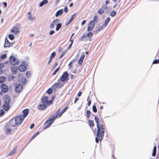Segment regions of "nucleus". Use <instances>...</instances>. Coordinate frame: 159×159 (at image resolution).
I'll list each match as a JSON object with an SVG mask.
<instances>
[{"label": "nucleus", "instance_id": "nucleus-1", "mask_svg": "<svg viewBox=\"0 0 159 159\" xmlns=\"http://www.w3.org/2000/svg\"><path fill=\"white\" fill-rule=\"evenodd\" d=\"M68 108V107H66L64 109H62L60 112V109H59L56 112L51 116L49 119L47 120L45 124L48 123L44 128V129H46L49 127L52 123L54 119L58 116H60L62 114L66 111Z\"/></svg>", "mask_w": 159, "mask_h": 159}, {"label": "nucleus", "instance_id": "nucleus-2", "mask_svg": "<svg viewBox=\"0 0 159 159\" xmlns=\"http://www.w3.org/2000/svg\"><path fill=\"white\" fill-rule=\"evenodd\" d=\"M104 121L102 120L101 122L98 125L99 128H97L98 131L96 135V137L95 138V142L97 143H98L99 141H101L103 138L105 131L104 125L103 123Z\"/></svg>", "mask_w": 159, "mask_h": 159}, {"label": "nucleus", "instance_id": "nucleus-3", "mask_svg": "<svg viewBox=\"0 0 159 159\" xmlns=\"http://www.w3.org/2000/svg\"><path fill=\"white\" fill-rule=\"evenodd\" d=\"M4 103L2 107L6 111H8L10 108V102L11 100L10 96L8 95H6L4 98Z\"/></svg>", "mask_w": 159, "mask_h": 159}, {"label": "nucleus", "instance_id": "nucleus-4", "mask_svg": "<svg viewBox=\"0 0 159 159\" xmlns=\"http://www.w3.org/2000/svg\"><path fill=\"white\" fill-rule=\"evenodd\" d=\"M69 80V74L67 71H66L63 73L60 78L58 80V81H61L64 83L67 81Z\"/></svg>", "mask_w": 159, "mask_h": 159}, {"label": "nucleus", "instance_id": "nucleus-5", "mask_svg": "<svg viewBox=\"0 0 159 159\" xmlns=\"http://www.w3.org/2000/svg\"><path fill=\"white\" fill-rule=\"evenodd\" d=\"M28 66V62L26 61H23L21 64L19 66L18 68L20 72H24L26 69V67Z\"/></svg>", "mask_w": 159, "mask_h": 159}, {"label": "nucleus", "instance_id": "nucleus-6", "mask_svg": "<svg viewBox=\"0 0 159 159\" xmlns=\"http://www.w3.org/2000/svg\"><path fill=\"white\" fill-rule=\"evenodd\" d=\"M23 89V86L22 84L20 83H16L15 85V90L18 93H20Z\"/></svg>", "mask_w": 159, "mask_h": 159}, {"label": "nucleus", "instance_id": "nucleus-7", "mask_svg": "<svg viewBox=\"0 0 159 159\" xmlns=\"http://www.w3.org/2000/svg\"><path fill=\"white\" fill-rule=\"evenodd\" d=\"M15 119L16 121V122L17 125H18L21 124L24 118L22 116V115H19L16 117Z\"/></svg>", "mask_w": 159, "mask_h": 159}, {"label": "nucleus", "instance_id": "nucleus-8", "mask_svg": "<svg viewBox=\"0 0 159 159\" xmlns=\"http://www.w3.org/2000/svg\"><path fill=\"white\" fill-rule=\"evenodd\" d=\"M10 31L14 34H17L19 33L20 30L18 27L16 26H13L11 29Z\"/></svg>", "mask_w": 159, "mask_h": 159}, {"label": "nucleus", "instance_id": "nucleus-9", "mask_svg": "<svg viewBox=\"0 0 159 159\" xmlns=\"http://www.w3.org/2000/svg\"><path fill=\"white\" fill-rule=\"evenodd\" d=\"M1 88L2 90L4 93H6L8 90V88L6 85L4 84H2L1 85Z\"/></svg>", "mask_w": 159, "mask_h": 159}, {"label": "nucleus", "instance_id": "nucleus-10", "mask_svg": "<svg viewBox=\"0 0 159 159\" xmlns=\"http://www.w3.org/2000/svg\"><path fill=\"white\" fill-rule=\"evenodd\" d=\"M5 130L6 134H11V129L9 126V125L7 124L5 127Z\"/></svg>", "mask_w": 159, "mask_h": 159}, {"label": "nucleus", "instance_id": "nucleus-11", "mask_svg": "<svg viewBox=\"0 0 159 159\" xmlns=\"http://www.w3.org/2000/svg\"><path fill=\"white\" fill-rule=\"evenodd\" d=\"M15 118H12L10 121V125L12 126H14L16 125H17L16 122Z\"/></svg>", "mask_w": 159, "mask_h": 159}, {"label": "nucleus", "instance_id": "nucleus-12", "mask_svg": "<svg viewBox=\"0 0 159 159\" xmlns=\"http://www.w3.org/2000/svg\"><path fill=\"white\" fill-rule=\"evenodd\" d=\"M10 46V43L8 40L7 38H6L5 39V43L4 45V48H8Z\"/></svg>", "mask_w": 159, "mask_h": 159}, {"label": "nucleus", "instance_id": "nucleus-13", "mask_svg": "<svg viewBox=\"0 0 159 159\" xmlns=\"http://www.w3.org/2000/svg\"><path fill=\"white\" fill-rule=\"evenodd\" d=\"M47 106L44 104H40L39 105L38 107V108L41 110H44L46 108Z\"/></svg>", "mask_w": 159, "mask_h": 159}, {"label": "nucleus", "instance_id": "nucleus-14", "mask_svg": "<svg viewBox=\"0 0 159 159\" xmlns=\"http://www.w3.org/2000/svg\"><path fill=\"white\" fill-rule=\"evenodd\" d=\"M29 112V111L28 109H26L23 111V115H22V116L23 117V118H24V119L27 116Z\"/></svg>", "mask_w": 159, "mask_h": 159}, {"label": "nucleus", "instance_id": "nucleus-15", "mask_svg": "<svg viewBox=\"0 0 159 159\" xmlns=\"http://www.w3.org/2000/svg\"><path fill=\"white\" fill-rule=\"evenodd\" d=\"M11 70L12 73L14 74H16L18 72V69L14 66L11 67Z\"/></svg>", "mask_w": 159, "mask_h": 159}, {"label": "nucleus", "instance_id": "nucleus-16", "mask_svg": "<svg viewBox=\"0 0 159 159\" xmlns=\"http://www.w3.org/2000/svg\"><path fill=\"white\" fill-rule=\"evenodd\" d=\"M63 12V10L62 9H60L55 14V16L57 17L59 16H61Z\"/></svg>", "mask_w": 159, "mask_h": 159}, {"label": "nucleus", "instance_id": "nucleus-17", "mask_svg": "<svg viewBox=\"0 0 159 159\" xmlns=\"http://www.w3.org/2000/svg\"><path fill=\"white\" fill-rule=\"evenodd\" d=\"M59 21V20L58 19H56L54 20L53 22L50 25V28H54V25L56 24V23L57 22H58Z\"/></svg>", "mask_w": 159, "mask_h": 159}, {"label": "nucleus", "instance_id": "nucleus-18", "mask_svg": "<svg viewBox=\"0 0 159 159\" xmlns=\"http://www.w3.org/2000/svg\"><path fill=\"white\" fill-rule=\"evenodd\" d=\"M59 81H58L54 84L52 86V89H56L57 88L59 85H60V83L59 82Z\"/></svg>", "mask_w": 159, "mask_h": 159}, {"label": "nucleus", "instance_id": "nucleus-19", "mask_svg": "<svg viewBox=\"0 0 159 159\" xmlns=\"http://www.w3.org/2000/svg\"><path fill=\"white\" fill-rule=\"evenodd\" d=\"M48 100V97L47 96H43L41 98V101L43 103L47 102Z\"/></svg>", "mask_w": 159, "mask_h": 159}, {"label": "nucleus", "instance_id": "nucleus-20", "mask_svg": "<svg viewBox=\"0 0 159 159\" xmlns=\"http://www.w3.org/2000/svg\"><path fill=\"white\" fill-rule=\"evenodd\" d=\"M98 16L95 15L93 18V20L91 21V23L97 22L98 21Z\"/></svg>", "mask_w": 159, "mask_h": 159}, {"label": "nucleus", "instance_id": "nucleus-21", "mask_svg": "<svg viewBox=\"0 0 159 159\" xmlns=\"http://www.w3.org/2000/svg\"><path fill=\"white\" fill-rule=\"evenodd\" d=\"M17 148H13L11 151H10L7 155L8 156H9L12 155L15 153L16 152V149Z\"/></svg>", "mask_w": 159, "mask_h": 159}, {"label": "nucleus", "instance_id": "nucleus-22", "mask_svg": "<svg viewBox=\"0 0 159 159\" xmlns=\"http://www.w3.org/2000/svg\"><path fill=\"white\" fill-rule=\"evenodd\" d=\"M10 64L12 65H15L18 64L19 62V60H9Z\"/></svg>", "mask_w": 159, "mask_h": 159}, {"label": "nucleus", "instance_id": "nucleus-23", "mask_svg": "<svg viewBox=\"0 0 159 159\" xmlns=\"http://www.w3.org/2000/svg\"><path fill=\"white\" fill-rule=\"evenodd\" d=\"M111 20V18L109 17H108L105 20L104 24L106 26L108 25V23Z\"/></svg>", "mask_w": 159, "mask_h": 159}, {"label": "nucleus", "instance_id": "nucleus-24", "mask_svg": "<svg viewBox=\"0 0 159 159\" xmlns=\"http://www.w3.org/2000/svg\"><path fill=\"white\" fill-rule=\"evenodd\" d=\"M94 120L96 123L97 124V128H99L98 125L100 123H99V119L98 117L97 116H95L94 118Z\"/></svg>", "mask_w": 159, "mask_h": 159}, {"label": "nucleus", "instance_id": "nucleus-25", "mask_svg": "<svg viewBox=\"0 0 159 159\" xmlns=\"http://www.w3.org/2000/svg\"><path fill=\"white\" fill-rule=\"evenodd\" d=\"M6 77L5 76H2L0 77V83H2L6 81Z\"/></svg>", "mask_w": 159, "mask_h": 159}, {"label": "nucleus", "instance_id": "nucleus-26", "mask_svg": "<svg viewBox=\"0 0 159 159\" xmlns=\"http://www.w3.org/2000/svg\"><path fill=\"white\" fill-rule=\"evenodd\" d=\"M104 9L101 7L100 8L98 11V13L100 15H102L104 12Z\"/></svg>", "mask_w": 159, "mask_h": 159}, {"label": "nucleus", "instance_id": "nucleus-27", "mask_svg": "<svg viewBox=\"0 0 159 159\" xmlns=\"http://www.w3.org/2000/svg\"><path fill=\"white\" fill-rule=\"evenodd\" d=\"M48 2V1L47 0H44L40 3L39 6L40 7H42L44 5L47 3Z\"/></svg>", "mask_w": 159, "mask_h": 159}, {"label": "nucleus", "instance_id": "nucleus-28", "mask_svg": "<svg viewBox=\"0 0 159 159\" xmlns=\"http://www.w3.org/2000/svg\"><path fill=\"white\" fill-rule=\"evenodd\" d=\"M87 37L85 34V33H84L82 36H81L79 39V41H82L84 39L86 38Z\"/></svg>", "mask_w": 159, "mask_h": 159}, {"label": "nucleus", "instance_id": "nucleus-29", "mask_svg": "<svg viewBox=\"0 0 159 159\" xmlns=\"http://www.w3.org/2000/svg\"><path fill=\"white\" fill-rule=\"evenodd\" d=\"M94 27V25H93V26H89L88 25L87 29V31H92L93 28Z\"/></svg>", "mask_w": 159, "mask_h": 159}, {"label": "nucleus", "instance_id": "nucleus-30", "mask_svg": "<svg viewBox=\"0 0 159 159\" xmlns=\"http://www.w3.org/2000/svg\"><path fill=\"white\" fill-rule=\"evenodd\" d=\"M156 151H157V147L156 146H154V147L153 152L152 153V156L153 157H155L156 156Z\"/></svg>", "mask_w": 159, "mask_h": 159}, {"label": "nucleus", "instance_id": "nucleus-31", "mask_svg": "<svg viewBox=\"0 0 159 159\" xmlns=\"http://www.w3.org/2000/svg\"><path fill=\"white\" fill-rule=\"evenodd\" d=\"M88 122L89 125L90 127H93L94 126V123L93 120H89Z\"/></svg>", "mask_w": 159, "mask_h": 159}, {"label": "nucleus", "instance_id": "nucleus-32", "mask_svg": "<svg viewBox=\"0 0 159 159\" xmlns=\"http://www.w3.org/2000/svg\"><path fill=\"white\" fill-rule=\"evenodd\" d=\"M116 14V11H112L110 13V15L112 17H114Z\"/></svg>", "mask_w": 159, "mask_h": 159}, {"label": "nucleus", "instance_id": "nucleus-33", "mask_svg": "<svg viewBox=\"0 0 159 159\" xmlns=\"http://www.w3.org/2000/svg\"><path fill=\"white\" fill-rule=\"evenodd\" d=\"M93 35V33L91 32H89L87 34L86 37L89 38H91Z\"/></svg>", "mask_w": 159, "mask_h": 159}, {"label": "nucleus", "instance_id": "nucleus-34", "mask_svg": "<svg viewBox=\"0 0 159 159\" xmlns=\"http://www.w3.org/2000/svg\"><path fill=\"white\" fill-rule=\"evenodd\" d=\"M61 24L59 23L57 25L56 30L57 31L61 27Z\"/></svg>", "mask_w": 159, "mask_h": 159}, {"label": "nucleus", "instance_id": "nucleus-35", "mask_svg": "<svg viewBox=\"0 0 159 159\" xmlns=\"http://www.w3.org/2000/svg\"><path fill=\"white\" fill-rule=\"evenodd\" d=\"M76 14V13H75L71 16L70 18V23L73 21V19L75 18Z\"/></svg>", "mask_w": 159, "mask_h": 159}, {"label": "nucleus", "instance_id": "nucleus-36", "mask_svg": "<svg viewBox=\"0 0 159 159\" xmlns=\"http://www.w3.org/2000/svg\"><path fill=\"white\" fill-rule=\"evenodd\" d=\"M86 114H87V118H89L90 115L91 113L90 111L89 110H87L86 111Z\"/></svg>", "mask_w": 159, "mask_h": 159}, {"label": "nucleus", "instance_id": "nucleus-37", "mask_svg": "<svg viewBox=\"0 0 159 159\" xmlns=\"http://www.w3.org/2000/svg\"><path fill=\"white\" fill-rule=\"evenodd\" d=\"M85 56V54L84 53L82 52L81 54V56L79 60H84Z\"/></svg>", "mask_w": 159, "mask_h": 159}, {"label": "nucleus", "instance_id": "nucleus-38", "mask_svg": "<svg viewBox=\"0 0 159 159\" xmlns=\"http://www.w3.org/2000/svg\"><path fill=\"white\" fill-rule=\"evenodd\" d=\"M47 93L49 95L51 94L52 93V89L51 88H49L48 89L47 91Z\"/></svg>", "mask_w": 159, "mask_h": 159}, {"label": "nucleus", "instance_id": "nucleus-39", "mask_svg": "<svg viewBox=\"0 0 159 159\" xmlns=\"http://www.w3.org/2000/svg\"><path fill=\"white\" fill-rule=\"evenodd\" d=\"M56 55V52H53L51 54L50 57V60H52L55 57Z\"/></svg>", "mask_w": 159, "mask_h": 159}, {"label": "nucleus", "instance_id": "nucleus-40", "mask_svg": "<svg viewBox=\"0 0 159 159\" xmlns=\"http://www.w3.org/2000/svg\"><path fill=\"white\" fill-rule=\"evenodd\" d=\"M92 110L94 112H96L97 111V109L96 105H93L92 107Z\"/></svg>", "mask_w": 159, "mask_h": 159}, {"label": "nucleus", "instance_id": "nucleus-41", "mask_svg": "<svg viewBox=\"0 0 159 159\" xmlns=\"http://www.w3.org/2000/svg\"><path fill=\"white\" fill-rule=\"evenodd\" d=\"M7 55L6 54H3L0 56V58L2 59H5L7 57Z\"/></svg>", "mask_w": 159, "mask_h": 159}, {"label": "nucleus", "instance_id": "nucleus-42", "mask_svg": "<svg viewBox=\"0 0 159 159\" xmlns=\"http://www.w3.org/2000/svg\"><path fill=\"white\" fill-rule=\"evenodd\" d=\"M8 37L11 40H13L14 38V36L12 34H10L8 35Z\"/></svg>", "mask_w": 159, "mask_h": 159}, {"label": "nucleus", "instance_id": "nucleus-43", "mask_svg": "<svg viewBox=\"0 0 159 159\" xmlns=\"http://www.w3.org/2000/svg\"><path fill=\"white\" fill-rule=\"evenodd\" d=\"M60 68V67H58L55 70V71L52 74L53 75H55L58 72V71L59 70Z\"/></svg>", "mask_w": 159, "mask_h": 159}, {"label": "nucleus", "instance_id": "nucleus-44", "mask_svg": "<svg viewBox=\"0 0 159 159\" xmlns=\"http://www.w3.org/2000/svg\"><path fill=\"white\" fill-rule=\"evenodd\" d=\"M106 27V26L104 24H103L99 28V29H100V30H102L104 29V28Z\"/></svg>", "mask_w": 159, "mask_h": 159}, {"label": "nucleus", "instance_id": "nucleus-45", "mask_svg": "<svg viewBox=\"0 0 159 159\" xmlns=\"http://www.w3.org/2000/svg\"><path fill=\"white\" fill-rule=\"evenodd\" d=\"M100 31V29L98 28V29H96V30H94L93 31V33L95 34H98Z\"/></svg>", "mask_w": 159, "mask_h": 159}, {"label": "nucleus", "instance_id": "nucleus-46", "mask_svg": "<svg viewBox=\"0 0 159 159\" xmlns=\"http://www.w3.org/2000/svg\"><path fill=\"white\" fill-rule=\"evenodd\" d=\"M28 19L32 21H34L35 20V17H32L31 16H29Z\"/></svg>", "mask_w": 159, "mask_h": 159}, {"label": "nucleus", "instance_id": "nucleus-47", "mask_svg": "<svg viewBox=\"0 0 159 159\" xmlns=\"http://www.w3.org/2000/svg\"><path fill=\"white\" fill-rule=\"evenodd\" d=\"M26 76L30 78V77L31 74L30 71H27L26 74Z\"/></svg>", "mask_w": 159, "mask_h": 159}, {"label": "nucleus", "instance_id": "nucleus-48", "mask_svg": "<svg viewBox=\"0 0 159 159\" xmlns=\"http://www.w3.org/2000/svg\"><path fill=\"white\" fill-rule=\"evenodd\" d=\"M5 113V111L3 109L1 110L0 111V116H2Z\"/></svg>", "mask_w": 159, "mask_h": 159}, {"label": "nucleus", "instance_id": "nucleus-49", "mask_svg": "<svg viewBox=\"0 0 159 159\" xmlns=\"http://www.w3.org/2000/svg\"><path fill=\"white\" fill-rule=\"evenodd\" d=\"M53 101L52 100L48 101L47 103L48 106L51 105Z\"/></svg>", "mask_w": 159, "mask_h": 159}, {"label": "nucleus", "instance_id": "nucleus-50", "mask_svg": "<svg viewBox=\"0 0 159 159\" xmlns=\"http://www.w3.org/2000/svg\"><path fill=\"white\" fill-rule=\"evenodd\" d=\"M39 133V132H37L35 133L33 135V137L35 138L38 135Z\"/></svg>", "mask_w": 159, "mask_h": 159}, {"label": "nucleus", "instance_id": "nucleus-51", "mask_svg": "<svg viewBox=\"0 0 159 159\" xmlns=\"http://www.w3.org/2000/svg\"><path fill=\"white\" fill-rule=\"evenodd\" d=\"M17 58L15 56H11L10 57V60H16Z\"/></svg>", "mask_w": 159, "mask_h": 159}, {"label": "nucleus", "instance_id": "nucleus-52", "mask_svg": "<svg viewBox=\"0 0 159 159\" xmlns=\"http://www.w3.org/2000/svg\"><path fill=\"white\" fill-rule=\"evenodd\" d=\"M67 52V51L66 50H65L64 51L63 53L60 56L59 58H61L62 57H63L65 54Z\"/></svg>", "mask_w": 159, "mask_h": 159}, {"label": "nucleus", "instance_id": "nucleus-53", "mask_svg": "<svg viewBox=\"0 0 159 159\" xmlns=\"http://www.w3.org/2000/svg\"><path fill=\"white\" fill-rule=\"evenodd\" d=\"M22 81L24 85L25 84L26 82V80L24 78L22 79Z\"/></svg>", "mask_w": 159, "mask_h": 159}, {"label": "nucleus", "instance_id": "nucleus-54", "mask_svg": "<svg viewBox=\"0 0 159 159\" xmlns=\"http://www.w3.org/2000/svg\"><path fill=\"white\" fill-rule=\"evenodd\" d=\"M159 63V60H153L152 64H158Z\"/></svg>", "mask_w": 159, "mask_h": 159}, {"label": "nucleus", "instance_id": "nucleus-55", "mask_svg": "<svg viewBox=\"0 0 159 159\" xmlns=\"http://www.w3.org/2000/svg\"><path fill=\"white\" fill-rule=\"evenodd\" d=\"M101 7L103 9H106L107 8V5H103L102 7Z\"/></svg>", "mask_w": 159, "mask_h": 159}, {"label": "nucleus", "instance_id": "nucleus-56", "mask_svg": "<svg viewBox=\"0 0 159 159\" xmlns=\"http://www.w3.org/2000/svg\"><path fill=\"white\" fill-rule=\"evenodd\" d=\"M4 66V64L2 63L0 64V68L1 69Z\"/></svg>", "mask_w": 159, "mask_h": 159}, {"label": "nucleus", "instance_id": "nucleus-57", "mask_svg": "<svg viewBox=\"0 0 159 159\" xmlns=\"http://www.w3.org/2000/svg\"><path fill=\"white\" fill-rule=\"evenodd\" d=\"M70 41L71 42V43H70V48H71L72 46V44L73 43L74 40L73 39H70Z\"/></svg>", "mask_w": 159, "mask_h": 159}, {"label": "nucleus", "instance_id": "nucleus-58", "mask_svg": "<svg viewBox=\"0 0 159 159\" xmlns=\"http://www.w3.org/2000/svg\"><path fill=\"white\" fill-rule=\"evenodd\" d=\"M83 60H78V64L80 65H81L83 63Z\"/></svg>", "mask_w": 159, "mask_h": 159}, {"label": "nucleus", "instance_id": "nucleus-59", "mask_svg": "<svg viewBox=\"0 0 159 159\" xmlns=\"http://www.w3.org/2000/svg\"><path fill=\"white\" fill-rule=\"evenodd\" d=\"M86 22V20H83L81 23V25H84L85 24Z\"/></svg>", "mask_w": 159, "mask_h": 159}, {"label": "nucleus", "instance_id": "nucleus-60", "mask_svg": "<svg viewBox=\"0 0 159 159\" xmlns=\"http://www.w3.org/2000/svg\"><path fill=\"white\" fill-rule=\"evenodd\" d=\"M91 23V21L89 22V26H93V25H94V26H95V23Z\"/></svg>", "mask_w": 159, "mask_h": 159}, {"label": "nucleus", "instance_id": "nucleus-61", "mask_svg": "<svg viewBox=\"0 0 159 159\" xmlns=\"http://www.w3.org/2000/svg\"><path fill=\"white\" fill-rule=\"evenodd\" d=\"M34 124H32L30 127V129H32L34 127Z\"/></svg>", "mask_w": 159, "mask_h": 159}, {"label": "nucleus", "instance_id": "nucleus-62", "mask_svg": "<svg viewBox=\"0 0 159 159\" xmlns=\"http://www.w3.org/2000/svg\"><path fill=\"white\" fill-rule=\"evenodd\" d=\"M54 31L53 30H51L49 33L50 35H52L54 33Z\"/></svg>", "mask_w": 159, "mask_h": 159}, {"label": "nucleus", "instance_id": "nucleus-63", "mask_svg": "<svg viewBox=\"0 0 159 159\" xmlns=\"http://www.w3.org/2000/svg\"><path fill=\"white\" fill-rule=\"evenodd\" d=\"M110 3V1L109 0H106L105 1V5H107Z\"/></svg>", "mask_w": 159, "mask_h": 159}, {"label": "nucleus", "instance_id": "nucleus-64", "mask_svg": "<svg viewBox=\"0 0 159 159\" xmlns=\"http://www.w3.org/2000/svg\"><path fill=\"white\" fill-rule=\"evenodd\" d=\"M68 11V8L67 7H66L64 8V11L65 12H66Z\"/></svg>", "mask_w": 159, "mask_h": 159}]
</instances>
